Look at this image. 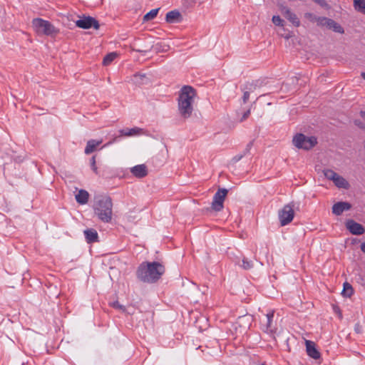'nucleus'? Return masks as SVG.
<instances>
[{"instance_id":"nucleus-17","label":"nucleus","mask_w":365,"mask_h":365,"mask_svg":"<svg viewBox=\"0 0 365 365\" xmlns=\"http://www.w3.org/2000/svg\"><path fill=\"white\" fill-rule=\"evenodd\" d=\"M120 133L121 135L124 136H134L141 135L143 133V130L142 128L134 127L130 129H122L120 130Z\"/></svg>"},{"instance_id":"nucleus-22","label":"nucleus","mask_w":365,"mask_h":365,"mask_svg":"<svg viewBox=\"0 0 365 365\" xmlns=\"http://www.w3.org/2000/svg\"><path fill=\"white\" fill-rule=\"evenodd\" d=\"M180 19V14L178 11H170L166 14L165 20L168 23L178 22Z\"/></svg>"},{"instance_id":"nucleus-18","label":"nucleus","mask_w":365,"mask_h":365,"mask_svg":"<svg viewBox=\"0 0 365 365\" xmlns=\"http://www.w3.org/2000/svg\"><path fill=\"white\" fill-rule=\"evenodd\" d=\"M84 235L88 243H92L98 241V232L94 229H88L84 230Z\"/></svg>"},{"instance_id":"nucleus-4","label":"nucleus","mask_w":365,"mask_h":365,"mask_svg":"<svg viewBox=\"0 0 365 365\" xmlns=\"http://www.w3.org/2000/svg\"><path fill=\"white\" fill-rule=\"evenodd\" d=\"M32 26L35 32L38 35L53 36L59 32L58 29L51 22L40 18L33 19Z\"/></svg>"},{"instance_id":"nucleus-37","label":"nucleus","mask_w":365,"mask_h":365,"mask_svg":"<svg viewBox=\"0 0 365 365\" xmlns=\"http://www.w3.org/2000/svg\"><path fill=\"white\" fill-rule=\"evenodd\" d=\"M360 115L365 120V111H361Z\"/></svg>"},{"instance_id":"nucleus-20","label":"nucleus","mask_w":365,"mask_h":365,"mask_svg":"<svg viewBox=\"0 0 365 365\" xmlns=\"http://www.w3.org/2000/svg\"><path fill=\"white\" fill-rule=\"evenodd\" d=\"M333 182L339 188L348 189L349 187L348 181L339 174L334 179Z\"/></svg>"},{"instance_id":"nucleus-1","label":"nucleus","mask_w":365,"mask_h":365,"mask_svg":"<svg viewBox=\"0 0 365 365\" xmlns=\"http://www.w3.org/2000/svg\"><path fill=\"white\" fill-rule=\"evenodd\" d=\"M165 272L164 266L158 262H144L136 271L138 279L145 283H155L160 279Z\"/></svg>"},{"instance_id":"nucleus-19","label":"nucleus","mask_w":365,"mask_h":365,"mask_svg":"<svg viewBox=\"0 0 365 365\" xmlns=\"http://www.w3.org/2000/svg\"><path fill=\"white\" fill-rule=\"evenodd\" d=\"M89 197L88 192L85 190H80L76 195V200L80 205H85L88 202Z\"/></svg>"},{"instance_id":"nucleus-12","label":"nucleus","mask_w":365,"mask_h":365,"mask_svg":"<svg viewBox=\"0 0 365 365\" xmlns=\"http://www.w3.org/2000/svg\"><path fill=\"white\" fill-rule=\"evenodd\" d=\"M282 15L287 19L294 26L298 27L300 25V21L295 14L289 8L283 7L281 10Z\"/></svg>"},{"instance_id":"nucleus-11","label":"nucleus","mask_w":365,"mask_h":365,"mask_svg":"<svg viewBox=\"0 0 365 365\" xmlns=\"http://www.w3.org/2000/svg\"><path fill=\"white\" fill-rule=\"evenodd\" d=\"M346 227L347 230L353 235H362L365 231L364 227L361 224L356 222L352 220H349L346 221Z\"/></svg>"},{"instance_id":"nucleus-35","label":"nucleus","mask_w":365,"mask_h":365,"mask_svg":"<svg viewBox=\"0 0 365 365\" xmlns=\"http://www.w3.org/2000/svg\"><path fill=\"white\" fill-rule=\"evenodd\" d=\"M355 124L358 125L359 127L364 128L363 124L358 120H355Z\"/></svg>"},{"instance_id":"nucleus-16","label":"nucleus","mask_w":365,"mask_h":365,"mask_svg":"<svg viewBox=\"0 0 365 365\" xmlns=\"http://www.w3.org/2000/svg\"><path fill=\"white\" fill-rule=\"evenodd\" d=\"M321 24L326 25L327 27H328L329 29L333 30L335 32H337V33H339V34L344 33L343 28L339 24L335 22L332 19H327V18H324L322 20Z\"/></svg>"},{"instance_id":"nucleus-7","label":"nucleus","mask_w":365,"mask_h":365,"mask_svg":"<svg viewBox=\"0 0 365 365\" xmlns=\"http://www.w3.org/2000/svg\"><path fill=\"white\" fill-rule=\"evenodd\" d=\"M274 311L271 310L260 319L261 329L267 334H274L276 327L273 322Z\"/></svg>"},{"instance_id":"nucleus-13","label":"nucleus","mask_w":365,"mask_h":365,"mask_svg":"<svg viewBox=\"0 0 365 365\" xmlns=\"http://www.w3.org/2000/svg\"><path fill=\"white\" fill-rule=\"evenodd\" d=\"M306 350L308 356L314 359H318L321 356L319 351L316 348L315 344L312 341H306Z\"/></svg>"},{"instance_id":"nucleus-10","label":"nucleus","mask_w":365,"mask_h":365,"mask_svg":"<svg viewBox=\"0 0 365 365\" xmlns=\"http://www.w3.org/2000/svg\"><path fill=\"white\" fill-rule=\"evenodd\" d=\"M76 25L81 29H88L93 27L95 29L99 28V24L94 18L91 16L83 17L76 21Z\"/></svg>"},{"instance_id":"nucleus-42","label":"nucleus","mask_w":365,"mask_h":365,"mask_svg":"<svg viewBox=\"0 0 365 365\" xmlns=\"http://www.w3.org/2000/svg\"><path fill=\"white\" fill-rule=\"evenodd\" d=\"M296 81H297V79H296V78H292V83H294Z\"/></svg>"},{"instance_id":"nucleus-24","label":"nucleus","mask_w":365,"mask_h":365,"mask_svg":"<svg viewBox=\"0 0 365 365\" xmlns=\"http://www.w3.org/2000/svg\"><path fill=\"white\" fill-rule=\"evenodd\" d=\"M353 288L350 284L345 282L344 284V289L341 292V294L346 297H350L353 294Z\"/></svg>"},{"instance_id":"nucleus-8","label":"nucleus","mask_w":365,"mask_h":365,"mask_svg":"<svg viewBox=\"0 0 365 365\" xmlns=\"http://www.w3.org/2000/svg\"><path fill=\"white\" fill-rule=\"evenodd\" d=\"M227 194L225 188L219 189L213 197L212 208L215 211H220L223 208V202Z\"/></svg>"},{"instance_id":"nucleus-28","label":"nucleus","mask_w":365,"mask_h":365,"mask_svg":"<svg viewBox=\"0 0 365 365\" xmlns=\"http://www.w3.org/2000/svg\"><path fill=\"white\" fill-rule=\"evenodd\" d=\"M324 176L328 180H330L331 181L334 180V179L336 178V176L338 175L336 173H335L334 170L330 169H326L323 171Z\"/></svg>"},{"instance_id":"nucleus-21","label":"nucleus","mask_w":365,"mask_h":365,"mask_svg":"<svg viewBox=\"0 0 365 365\" xmlns=\"http://www.w3.org/2000/svg\"><path fill=\"white\" fill-rule=\"evenodd\" d=\"M102 140H90L87 142V145L85 148V153L90 154L93 153L96 148L101 145Z\"/></svg>"},{"instance_id":"nucleus-39","label":"nucleus","mask_w":365,"mask_h":365,"mask_svg":"<svg viewBox=\"0 0 365 365\" xmlns=\"http://www.w3.org/2000/svg\"><path fill=\"white\" fill-rule=\"evenodd\" d=\"M111 143H112V142H109V143H108L107 144H106L103 147H106V146H107V145H110Z\"/></svg>"},{"instance_id":"nucleus-25","label":"nucleus","mask_w":365,"mask_h":365,"mask_svg":"<svg viewBox=\"0 0 365 365\" xmlns=\"http://www.w3.org/2000/svg\"><path fill=\"white\" fill-rule=\"evenodd\" d=\"M159 10H160L159 8L150 10L148 13H147L144 16V17H143L144 21H150V20L153 19L154 18H155Z\"/></svg>"},{"instance_id":"nucleus-15","label":"nucleus","mask_w":365,"mask_h":365,"mask_svg":"<svg viewBox=\"0 0 365 365\" xmlns=\"http://www.w3.org/2000/svg\"><path fill=\"white\" fill-rule=\"evenodd\" d=\"M130 173L135 178H142L148 175V169L144 164L137 165L130 168Z\"/></svg>"},{"instance_id":"nucleus-40","label":"nucleus","mask_w":365,"mask_h":365,"mask_svg":"<svg viewBox=\"0 0 365 365\" xmlns=\"http://www.w3.org/2000/svg\"><path fill=\"white\" fill-rule=\"evenodd\" d=\"M290 37V35H287L284 36L285 38L288 39Z\"/></svg>"},{"instance_id":"nucleus-31","label":"nucleus","mask_w":365,"mask_h":365,"mask_svg":"<svg viewBox=\"0 0 365 365\" xmlns=\"http://www.w3.org/2000/svg\"><path fill=\"white\" fill-rule=\"evenodd\" d=\"M111 306L115 308V309H120V310H122L123 312H124L125 310V308L124 306L121 305L118 301H115V302H113L112 304H111Z\"/></svg>"},{"instance_id":"nucleus-2","label":"nucleus","mask_w":365,"mask_h":365,"mask_svg":"<svg viewBox=\"0 0 365 365\" xmlns=\"http://www.w3.org/2000/svg\"><path fill=\"white\" fill-rule=\"evenodd\" d=\"M195 96V90L190 86H184L180 89L178 98V108L180 115L184 119L191 116Z\"/></svg>"},{"instance_id":"nucleus-14","label":"nucleus","mask_w":365,"mask_h":365,"mask_svg":"<svg viewBox=\"0 0 365 365\" xmlns=\"http://www.w3.org/2000/svg\"><path fill=\"white\" fill-rule=\"evenodd\" d=\"M351 205L347 202H338L332 207V212L336 215H340L343 212L350 210Z\"/></svg>"},{"instance_id":"nucleus-41","label":"nucleus","mask_w":365,"mask_h":365,"mask_svg":"<svg viewBox=\"0 0 365 365\" xmlns=\"http://www.w3.org/2000/svg\"><path fill=\"white\" fill-rule=\"evenodd\" d=\"M314 1L317 2V3H321L322 0H314Z\"/></svg>"},{"instance_id":"nucleus-30","label":"nucleus","mask_w":365,"mask_h":365,"mask_svg":"<svg viewBox=\"0 0 365 365\" xmlns=\"http://www.w3.org/2000/svg\"><path fill=\"white\" fill-rule=\"evenodd\" d=\"M272 21L273 24L278 26H284V21L280 18L279 16H273Z\"/></svg>"},{"instance_id":"nucleus-6","label":"nucleus","mask_w":365,"mask_h":365,"mask_svg":"<svg viewBox=\"0 0 365 365\" xmlns=\"http://www.w3.org/2000/svg\"><path fill=\"white\" fill-rule=\"evenodd\" d=\"M294 205L293 202L285 205L278 212V217L282 226L290 223L294 217Z\"/></svg>"},{"instance_id":"nucleus-36","label":"nucleus","mask_w":365,"mask_h":365,"mask_svg":"<svg viewBox=\"0 0 365 365\" xmlns=\"http://www.w3.org/2000/svg\"><path fill=\"white\" fill-rule=\"evenodd\" d=\"M361 250L365 253V242L361 243Z\"/></svg>"},{"instance_id":"nucleus-9","label":"nucleus","mask_w":365,"mask_h":365,"mask_svg":"<svg viewBox=\"0 0 365 365\" xmlns=\"http://www.w3.org/2000/svg\"><path fill=\"white\" fill-rule=\"evenodd\" d=\"M262 85V81L260 80H256L252 81H248L244 84L242 88V91H243L242 100L245 103L249 100L250 93L255 91L257 87H259Z\"/></svg>"},{"instance_id":"nucleus-5","label":"nucleus","mask_w":365,"mask_h":365,"mask_svg":"<svg viewBox=\"0 0 365 365\" xmlns=\"http://www.w3.org/2000/svg\"><path fill=\"white\" fill-rule=\"evenodd\" d=\"M292 142L294 145L299 149L309 150L317 143V140L314 136L308 137L299 133L294 137Z\"/></svg>"},{"instance_id":"nucleus-34","label":"nucleus","mask_w":365,"mask_h":365,"mask_svg":"<svg viewBox=\"0 0 365 365\" xmlns=\"http://www.w3.org/2000/svg\"><path fill=\"white\" fill-rule=\"evenodd\" d=\"M145 77V74H135L134 76V78H139L140 79H143V78Z\"/></svg>"},{"instance_id":"nucleus-38","label":"nucleus","mask_w":365,"mask_h":365,"mask_svg":"<svg viewBox=\"0 0 365 365\" xmlns=\"http://www.w3.org/2000/svg\"><path fill=\"white\" fill-rule=\"evenodd\" d=\"M361 76L365 79V72L361 73Z\"/></svg>"},{"instance_id":"nucleus-3","label":"nucleus","mask_w":365,"mask_h":365,"mask_svg":"<svg viewBox=\"0 0 365 365\" xmlns=\"http://www.w3.org/2000/svg\"><path fill=\"white\" fill-rule=\"evenodd\" d=\"M93 210L95 214L100 220L103 222H110L113 216V202L108 196H103L98 198L94 205Z\"/></svg>"},{"instance_id":"nucleus-23","label":"nucleus","mask_w":365,"mask_h":365,"mask_svg":"<svg viewBox=\"0 0 365 365\" xmlns=\"http://www.w3.org/2000/svg\"><path fill=\"white\" fill-rule=\"evenodd\" d=\"M354 9L365 14V0H354Z\"/></svg>"},{"instance_id":"nucleus-26","label":"nucleus","mask_w":365,"mask_h":365,"mask_svg":"<svg viewBox=\"0 0 365 365\" xmlns=\"http://www.w3.org/2000/svg\"><path fill=\"white\" fill-rule=\"evenodd\" d=\"M252 146V143H250L247 144V148H245V150L243 151V153L242 154H239V155H235L233 158H232V160L234 162H238L239 160H240L243 156H245L247 153L250 152L251 148Z\"/></svg>"},{"instance_id":"nucleus-29","label":"nucleus","mask_w":365,"mask_h":365,"mask_svg":"<svg viewBox=\"0 0 365 365\" xmlns=\"http://www.w3.org/2000/svg\"><path fill=\"white\" fill-rule=\"evenodd\" d=\"M253 267L252 261L249 260L247 258L244 257L242 259V267L244 269H250Z\"/></svg>"},{"instance_id":"nucleus-33","label":"nucleus","mask_w":365,"mask_h":365,"mask_svg":"<svg viewBox=\"0 0 365 365\" xmlns=\"http://www.w3.org/2000/svg\"><path fill=\"white\" fill-rule=\"evenodd\" d=\"M250 113V110H247V111L243 114V115H242V118L241 120L242 121V120H245V119L249 116Z\"/></svg>"},{"instance_id":"nucleus-32","label":"nucleus","mask_w":365,"mask_h":365,"mask_svg":"<svg viewBox=\"0 0 365 365\" xmlns=\"http://www.w3.org/2000/svg\"><path fill=\"white\" fill-rule=\"evenodd\" d=\"M91 168L93 170V172L96 173V174H98V168L96 165L95 156L92 157V158L91 160Z\"/></svg>"},{"instance_id":"nucleus-27","label":"nucleus","mask_w":365,"mask_h":365,"mask_svg":"<svg viewBox=\"0 0 365 365\" xmlns=\"http://www.w3.org/2000/svg\"><path fill=\"white\" fill-rule=\"evenodd\" d=\"M116 56H117V54L115 52H112V53L107 54L103 58V65H105V66L109 65L116 58Z\"/></svg>"}]
</instances>
